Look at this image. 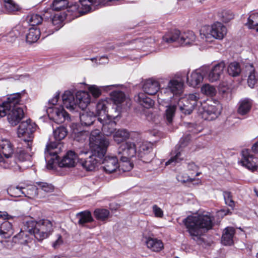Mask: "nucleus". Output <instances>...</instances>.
I'll list each match as a JSON object with an SVG mask.
<instances>
[{"label": "nucleus", "instance_id": "51", "mask_svg": "<svg viewBox=\"0 0 258 258\" xmlns=\"http://www.w3.org/2000/svg\"><path fill=\"white\" fill-rule=\"evenodd\" d=\"M133 167V164L131 162L130 159L124 160L120 159V163L119 164V168L123 172L128 171Z\"/></svg>", "mask_w": 258, "mask_h": 258}, {"label": "nucleus", "instance_id": "43", "mask_svg": "<svg viewBox=\"0 0 258 258\" xmlns=\"http://www.w3.org/2000/svg\"><path fill=\"white\" fill-rule=\"evenodd\" d=\"M153 145L152 143L147 142H143L140 144L139 150L137 151V154L140 157H143V156L149 153L152 150Z\"/></svg>", "mask_w": 258, "mask_h": 258}, {"label": "nucleus", "instance_id": "64", "mask_svg": "<svg viewBox=\"0 0 258 258\" xmlns=\"http://www.w3.org/2000/svg\"><path fill=\"white\" fill-rule=\"evenodd\" d=\"M187 168L188 170L191 171H197L198 170V167L194 163H189Z\"/></svg>", "mask_w": 258, "mask_h": 258}, {"label": "nucleus", "instance_id": "38", "mask_svg": "<svg viewBox=\"0 0 258 258\" xmlns=\"http://www.w3.org/2000/svg\"><path fill=\"white\" fill-rule=\"evenodd\" d=\"M38 188L36 185H29L23 187V195L30 199L35 198L38 195Z\"/></svg>", "mask_w": 258, "mask_h": 258}, {"label": "nucleus", "instance_id": "10", "mask_svg": "<svg viewBox=\"0 0 258 258\" xmlns=\"http://www.w3.org/2000/svg\"><path fill=\"white\" fill-rule=\"evenodd\" d=\"M25 94L24 91L14 93L9 95L7 100L0 105V118L8 115L12 108L19 103L21 96Z\"/></svg>", "mask_w": 258, "mask_h": 258}, {"label": "nucleus", "instance_id": "24", "mask_svg": "<svg viewBox=\"0 0 258 258\" xmlns=\"http://www.w3.org/2000/svg\"><path fill=\"white\" fill-rule=\"evenodd\" d=\"M107 102L105 100L99 101L96 106V115L98 117V121H104L106 117H109L106 111Z\"/></svg>", "mask_w": 258, "mask_h": 258}, {"label": "nucleus", "instance_id": "31", "mask_svg": "<svg viewBox=\"0 0 258 258\" xmlns=\"http://www.w3.org/2000/svg\"><path fill=\"white\" fill-rule=\"evenodd\" d=\"M14 233L12 224L8 221H4L0 225V236L4 238H9Z\"/></svg>", "mask_w": 258, "mask_h": 258}, {"label": "nucleus", "instance_id": "39", "mask_svg": "<svg viewBox=\"0 0 258 258\" xmlns=\"http://www.w3.org/2000/svg\"><path fill=\"white\" fill-rule=\"evenodd\" d=\"M26 145V150L24 149H20L17 152V157L20 161H24L26 160H29L31 159L32 156L31 155V145L32 143H30V150H29V146L28 145V142L27 143H25Z\"/></svg>", "mask_w": 258, "mask_h": 258}, {"label": "nucleus", "instance_id": "58", "mask_svg": "<svg viewBox=\"0 0 258 258\" xmlns=\"http://www.w3.org/2000/svg\"><path fill=\"white\" fill-rule=\"evenodd\" d=\"M20 33L17 28L12 30L7 35L6 40L10 42H13L19 35Z\"/></svg>", "mask_w": 258, "mask_h": 258}, {"label": "nucleus", "instance_id": "14", "mask_svg": "<svg viewBox=\"0 0 258 258\" xmlns=\"http://www.w3.org/2000/svg\"><path fill=\"white\" fill-rule=\"evenodd\" d=\"M242 158L240 163L243 166L249 170L254 171L257 169L258 167L257 160L247 149H244L241 151Z\"/></svg>", "mask_w": 258, "mask_h": 258}, {"label": "nucleus", "instance_id": "21", "mask_svg": "<svg viewBox=\"0 0 258 258\" xmlns=\"http://www.w3.org/2000/svg\"><path fill=\"white\" fill-rule=\"evenodd\" d=\"M160 85L159 82L152 78L146 80L143 84L144 91L149 95H154L160 90Z\"/></svg>", "mask_w": 258, "mask_h": 258}, {"label": "nucleus", "instance_id": "8", "mask_svg": "<svg viewBox=\"0 0 258 258\" xmlns=\"http://www.w3.org/2000/svg\"><path fill=\"white\" fill-rule=\"evenodd\" d=\"M199 94L197 93L189 94L178 100L177 104L180 111L185 114H189L193 111L195 107L199 103Z\"/></svg>", "mask_w": 258, "mask_h": 258}, {"label": "nucleus", "instance_id": "45", "mask_svg": "<svg viewBox=\"0 0 258 258\" xmlns=\"http://www.w3.org/2000/svg\"><path fill=\"white\" fill-rule=\"evenodd\" d=\"M227 71L230 76L233 77L238 76L241 71L239 63L235 61L231 62L228 66Z\"/></svg>", "mask_w": 258, "mask_h": 258}, {"label": "nucleus", "instance_id": "56", "mask_svg": "<svg viewBox=\"0 0 258 258\" xmlns=\"http://www.w3.org/2000/svg\"><path fill=\"white\" fill-rule=\"evenodd\" d=\"M177 180L181 183H185L188 182H192L195 180V178H192V176H189L186 173H180L176 177Z\"/></svg>", "mask_w": 258, "mask_h": 258}, {"label": "nucleus", "instance_id": "34", "mask_svg": "<svg viewBox=\"0 0 258 258\" xmlns=\"http://www.w3.org/2000/svg\"><path fill=\"white\" fill-rule=\"evenodd\" d=\"M180 31L174 30L167 32L163 37V41L167 43L176 42L179 44Z\"/></svg>", "mask_w": 258, "mask_h": 258}, {"label": "nucleus", "instance_id": "42", "mask_svg": "<svg viewBox=\"0 0 258 258\" xmlns=\"http://www.w3.org/2000/svg\"><path fill=\"white\" fill-rule=\"evenodd\" d=\"M110 96L111 99L118 107H119L120 105L125 100V95L121 91H113L111 93Z\"/></svg>", "mask_w": 258, "mask_h": 258}, {"label": "nucleus", "instance_id": "28", "mask_svg": "<svg viewBox=\"0 0 258 258\" xmlns=\"http://www.w3.org/2000/svg\"><path fill=\"white\" fill-rule=\"evenodd\" d=\"M196 39V35L191 31L180 32L179 44L183 46L192 44Z\"/></svg>", "mask_w": 258, "mask_h": 258}, {"label": "nucleus", "instance_id": "22", "mask_svg": "<svg viewBox=\"0 0 258 258\" xmlns=\"http://www.w3.org/2000/svg\"><path fill=\"white\" fill-rule=\"evenodd\" d=\"M77 106L82 109L87 107L91 101L89 94L86 91H78L76 94Z\"/></svg>", "mask_w": 258, "mask_h": 258}, {"label": "nucleus", "instance_id": "20", "mask_svg": "<svg viewBox=\"0 0 258 258\" xmlns=\"http://www.w3.org/2000/svg\"><path fill=\"white\" fill-rule=\"evenodd\" d=\"M78 160L77 155L73 151H68L59 162V166L61 167H73Z\"/></svg>", "mask_w": 258, "mask_h": 258}, {"label": "nucleus", "instance_id": "29", "mask_svg": "<svg viewBox=\"0 0 258 258\" xmlns=\"http://www.w3.org/2000/svg\"><path fill=\"white\" fill-rule=\"evenodd\" d=\"M41 36V32L39 29L36 27H32L29 29L26 35V42L29 44L36 42Z\"/></svg>", "mask_w": 258, "mask_h": 258}, {"label": "nucleus", "instance_id": "19", "mask_svg": "<svg viewBox=\"0 0 258 258\" xmlns=\"http://www.w3.org/2000/svg\"><path fill=\"white\" fill-rule=\"evenodd\" d=\"M24 115V111L22 108L17 107L12 108L8 115V120L9 123L13 126L16 125L23 118Z\"/></svg>", "mask_w": 258, "mask_h": 258}, {"label": "nucleus", "instance_id": "23", "mask_svg": "<svg viewBox=\"0 0 258 258\" xmlns=\"http://www.w3.org/2000/svg\"><path fill=\"white\" fill-rule=\"evenodd\" d=\"M62 100L64 106L70 110H75L77 108L76 98L69 91H66L62 95Z\"/></svg>", "mask_w": 258, "mask_h": 258}, {"label": "nucleus", "instance_id": "17", "mask_svg": "<svg viewBox=\"0 0 258 258\" xmlns=\"http://www.w3.org/2000/svg\"><path fill=\"white\" fill-rule=\"evenodd\" d=\"M225 68V64L223 61L214 65L209 70L208 75L209 81L214 82L219 80L223 74Z\"/></svg>", "mask_w": 258, "mask_h": 258}, {"label": "nucleus", "instance_id": "50", "mask_svg": "<svg viewBox=\"0 0 258 258\" xmlns=\"http://www.w3.org/2000/svg\"><path fill=\"white\" fill-rule=\"evenodd\" d=\"M176 108V105L175 104H170L167 106L165 114L166 119L169 123L171 122L172 121V118L174 115Z\"/></svg>", "mask_w": 258, "mask_h": 258}, {"label": "nucleus", "instance_id": "52", "mask_svg": "<svg viewBox=\"0 0 258 258\" xmlns=\"http://www.w3.org/2000/svg\"><path fill=\"white\" fill-rule=\"evenodd\" d=\"M39 189H41L45 192H51L54 190L53 186L49 183L44 182H37L36 183Z\"/></svg>", "mask_w": 258, "mask_h": 258}, {"label": "nucleus", "instance_id": "6", "mask_svg": "<svg viewBox=\"0 0 258 258\" xmlns=\"http://www.w3.org/2000/svg\"><path fill=\"white\" fill-rule=\"evenodd\" d=\"M62 147L60 143H50L46 145L44 154L47 169L53 168L54 164L57 162V154L61 151Z\"/></svg>", "mask_w": 258, "mask_h": 258}, {"label": "nucleus", "instance_id": "30", "mask_svg": "<svg viewBox=\"0 0 258 258\" xmlns=\"http://www.w3.org/2000/svg\"><path fill=\"white\" fill-rule=\"evenodd\" d=\"M252 105V101L248 98L241 99L238 103L237 112L241 115H246L251 110Z\"/></svg>", "mask_w": 258, "mask_h": 258}, {"label": "nucleus", "instance_id": "37", "mask_svg": "<svg viewBox=\"0 0 258 258\" xmlns=\"http://www.w3.org/2000/svg\"><path fill=\"white\" fill-rule=\"evenodd\" d=\"M76 217L78 219V224L81 226L93 221L91 213L89 211L80 212L77 214Z\"/></svg>", "mask_w": 258, "mask_h": 258}, {"label": "nucleus", "instance_id": "41", "mask_svg": "<svg viewBox=\"0 0 258 258\" xmlns=\"http://www.w3.org/2000/svg\"><path fill=\"white\" fill-rule=\"evenodd\" d=\"M246 25L249 29H255L258 32V13L253 12L250 14Z\"/></svg>", "mask_w": 258, "mask_h": 258}, {"label": "nucleus", "instance_id": "40", "mask_svg": "<svg viewBox=\"0 0 258 258\" xmlns=\"http://www.w3.org/2000/svg\"><path fill=\"white\" fill-rule=\"evenodd\" d=\"M171 157L165 163V165H175L176 163H179L183 160L181 152L179 149L175 150L171 152Z\"/></svg>", "mask_w": 258, "mask_h": 258}, {"label": "nucleus", "instance_id": "27", "mask_svg": "<svg viewBox=\"0 0 258 258\" xmlns=\"http://www.w3.org/2000/svg\"><path fill=\"white\" fill-rule=\"evenodd\" d=\"M203 80V76L201 70L193 71L190 76H187V81L188 85L192 87H196Z\"/></svg>", "mask_w": 258, "mask_h": 258}, {"label": "nucleus", "instance_id": "49", "mask_svg": "<svg viewBox=\"0 0 258 258\" xmlns=\"http://www.w3.org/2000/svg\"><path fill=\"white\" fill-rule=\"evenodd\" d=\"M67 0H54L52 3V9L55 11L63 10L68 7Z\"/></svg>", "mask_w": 258, "mask_h": 258}, {"label": "nucleus", "instance_id": "26", "mask_svg": "<svg viewBox=\"0 0 258 258\" xmlns=\"http://www.w3.org/2000/svg\"><path fill=\"white\" fill-rule=\"evenodd\" d=\"M246 71L248 74L247 83L248 86L252 88L258 80V75L252 64H248L245 67Z\"/></svg>", "mask_w": 258, "mask_h": 258}, {"label": "nucleus", "instance_id": "53", "mask_svg": "<svg viewBox=\"0 0 258 258\" xmlns=\"http://www.w3.org/2000/svg\"><path fill=\"white\" fill-rule=\"evenodd\" d=\"M201 91L206 95L213 96L216 93L215 88L209 84H205L201 88Z\"/></svg>", "mask_w": 258, "mask_h": 258}, {"label": "nucleus", "instance_id": "9", "mask_svg": "<svg viewBox=\"0 0 258 258\" xmlns=\"http://www.w3.org/2000/svg\"><path fill=\"white\" fill-rule=\"evenodd\" d=\"M183 90V83L176 79L170 80L165 88H162L160 93L158 94V99L159 103L162 102V101L166 98L160 97V94L162 96L164 93L167 96H170L171 94L174 95H179L182 93Z\"/></svg>", "mask_w": 258, "mask_h": 258}, {"label": "nucleus", "instance_id": "57", "mask_svg": "<svg viewBox=\"0 0 258 258\" xmlns=\"http://www.w3.org/2000/svg\"><path fill=\"white\" fill-rule=\"evenodd\" d=\"M221 17L224 22L227 23L233 19L234 15L230 10H223L221 13Z\"/></svg>", "mask_w": 258, "mask_h": 258}, {"label": "nucleus", "instance_id": "54", "mask_svg": "<svg viewBox=\"0 0 258 258\" xmlns=\"http://www.w3.org/2000/svg\"><path fill=\"white\" fill-rule=\"evenodd\" d=\"M15 242H18L21 244H26L29 242V239L27 234L24 231H21L14 237Z\"/></svg>", "mask_w": 258, "mask_h": 258}, {"label": "nucleus", "instance_id": "11", "mask_svg": "<svg viewBox=\"0 0 258 258\" xmlns=\"http://www.w3.org/2000/svg\"><path fill=\"white\" fill-rule=\"evenodd\" d=\"M46 111L49 119L57 123H62L66 120H70L69 114L61 106H48Z\"/></svg>", "mask_w": 258, "mask_h": 258}, {"label": "nucleus", "instance_id": "13", "mask_svg": "<svg viewBox=\"0 0 258 258\" xmlns=\"http://www.w3.org/2000/svg\"><path fill=\"white\" fill-rule=\"evenodd\" d=\"M202 112V118L205 120H213L220 114L222 107L219 102H216L208 104L207 106H204Z\"/></svg>", "mask_w": 258, "mask_h": 258}, {"label": "nucleus", "instance_id": "36", "mask_svg": "<svg viewBox=\"0 0 258 258\" xmlns=\"http://www.w3.org/2000/svg\"><path fill=\"white\" fill-rule=\"evenodd\" d=\"M135 100L141 105L146 108H150L152 107L154 104V102L152 99L143 93H140L136 96Z\"/></svg>", "mask_w": 258, "mask_h": 258}, {"label": "nucleus", "instance_id": "59", "mask_svg": "<svg viewBox=\"0 0 258 258\" xmlns=\"http://www.w3.org/2000/svg\"><path fill=\"white\" fill-rule=\"evenodd\" d=\"M223 196L225 204L232 208H233L235 205V203L232 200L231 193L229 191H224L223 192Z\"/></svg>", "mask_w": 258, "mask_h": 258}, {"label": "nucleus", "instance_id": "63", "mask_svg": "<svg viewBox=\"0 0 258 258\" xmlns=\"http://www.w3.org/2000/svg\"><path fill=\"white\" fill-rule=\"evenodd\" d=\"M13 218V217L8 215L7 212L5 211H0V219L4 220H9Z\"/></svg>", "mask_w": 258, "mask_h": 258}, {"label": "nucleus", "instance_id": "25", "mask_svg": "<svg viewBox=\"0 0 258 258\" xmlns=\"http://www.w3.org/2000/svg\"><path fill=\"white\" fill-rule=\"evenodd\" d=\"M235 230L233 227H227L223 232L221 241L225 245H231L233 243Z\"/></svg>", "mask_w": 258, "mask_h": 258}, {"label": "nucleus", "instance_id": "16", "mask_svg": "<svg viewBox=\"0 0 258 258\" xmlns=\"http://www.w3.org/2000/svg\"><path fill=\"white\" fill-rule=\"evenodd\" d=\"M64 18V16L61 14H57L54 15L51 18V25L49 26V27L48 29H46L43 31V33H46L45 37L53 34L55 31L61 28L63 26V22Z\"/></svg>", "mask_w": 258, "mask_h": 258}, {"label": "nucleus", "instance_id": "46", "mask_svg": "<svg viewBox=\"0 0 258 258\" xmlns=\"http://www.w3.org/2000/svg\"><path fill=\"white\" fill-rule=\"evenodd\" d=\"M109 211L104 209H97L94 212L95 217L97 220L102 221L106 220L109 217Z\"/></svg>", "mask_w": 258, "mask_h": 258}, {"label": "nucleus", "instance_id": "33", "mask_svg": "<svg viewBox=\"0 0 258 258\" xmlns=\"http://www.w3.org/2000/svg\"><path fill=\"white\" fill-rule=\"evenodd\" d=\"M146 244L148 248L155 252H158L163 248L162 241L156 238H147Z\"/></svg>", "mask_w": 258, "mask_h": 258}, {"label": "nucleus", "instance_id": "55", "mask_svg": "<svg viewBox=\"0 0 258 258\" xmlns=\"http://www.w3.org/2000/svg\"><path fill=\"white\" fill-rule=\"evenodd\" d=\"M4 6L9 12L17 11L19 7L12 0H3Z\"/></svg>", "mask_w": 258, "mask_h": 258}, {"label": "nucleus", "instance_id": "12", "mask_svg": "<svg viewBox=\"0 0 258 258\" xmlns=\"http://www.w3.org/2000/svg\"><path fill=\"white\" fill-rule=\"evenodd\" d=\"M117 153L120 159H131L137 154L136 146L134 142H125L119 146Z\"/></svg>", "mask_w": 258, "mask_h": 258}, {"label": "nucleus", "instance_id": "44", "mask_svg": "<svg viewBox=\"0 0 258 258\" xmlns=\"http://www.w3.org/2000/svg\"><path fill=\"white\" fill-rule=\"evenodd\" d=\"M67 129L63 126H59L56 128L53 131V135L54 137L57 142H55L54 143H61L59 141L62 139H63L67 135ZM62 146L63 145L61 144Z\"/></svg>", "mask_w": 258, "mask_h": 258}, {"label": "nucleus", "instance_id": "61", "mask_svg": "<svg viewBox=\"0 0 258 258\" xmlns=\"http://www.w3.org/2000/svg\"><path fill=\"white\" fill-rule=\"evenodd\" d=\"M152 211L155 217L163 218L164 216L163 211L157 205H154L152 206Z\"/></svg>", "mask_w": 258, "mask_h": 258}, {"label": "nucleus", "instance_id": "1", "mask_svg": "<svg viewBox=\"0 0 258 258\" xmlns=\"http://www.w3.org/2000/svg\"><path fill=\"white\" fill-rule=\"evenodd\" d=\"M91 155L86 159H81L80 163L87 171H92L98 166L106 153L109 144L107 139L103 137L98 130L91 132L89 138Z\"/></svg>", "mask_w": 258, "mask_h": 258}, {"label": "nucleus", "instance_id": "32", "mask_svg": "<svg viewBox=\"0 0 258 258\" xmlns=\"http://www.w3.org/2000/svg\"><path fill=\"white\" fill-rule=\"evenodd\" d=\"M95 116L92 111H83L80 114L81 124L84 126L91 125L95 121Z\"/></svg>", "mask_w": 258, "mask_h": 258}, {"label": "nucleus", "instance_id": "47", "mask_svg": "<svg viewBox=\"0 0 258 258\" xmlns=\"http://www.w3.org/2000/svg\"><path fill=\"white\" fill-rule=\"evenodd\" d=\"M8 194L11 197H20L23 195V187L11 185L7 189Z\"/></svg>", "mask_w": 258, "mask_h": 258}, {"label": "nucleus", "instance_id": "4", "mask_svg": "<svg viewBox=\"0 0 258 258\" xmlns=\"http://www.w3.org/2000/svg\"><path fill=\"white\" fill-rule=\"evenodd\" d=\"M227 32L226 27L220 22L211 26H203L200 30V36L203 41L211 43L215 39L222 40Z\"/></svg>", "mask_w": 258, "mask_h": 258}, {"label": "nucleus", "instance_id": "48", "mask_svg": "<svg viewBox=\"0 0 258 258\" xmlns=\"http://www.w3.org/2000/svg\"><path fill=\"white\" fill-rule=\"evenodd\" d=\"M27 20L30 25L35 27V25H39L42 22L43 19L41 16L38 14H31L28 15Z\"/></svg>", "mask_w": 258, "mask_h": 258}, {"label": "nucleus", "instance_id": "5", "mask_svg": "<svg viewBox=\"0 0 258 258\" xmlns=\"http://www.w3.org/2000/svg\"><path fill=\"white\" fill-rule=\"evenodd\" d=\"M36 129V124L30 119L22 121L19 125L17 130L18 136L19 138H23L25 143L28 142L29 150H30V144L33 138V134Z\"/></svg>", "mask_w": 258, "mask_h": 258}, {"label": "nucleus", "instance_id": "60", "mask_svg": "<svg viewBox=\"0 0 258 258\" xmlns=\"http://www.w3.org/2000/svg\"><path fill=\"white\" fill-rule=\"evenodd\" d=\"M88 90L95 98L98 97L101 94L100 88L96 85H90L88 87Z\"/></svg>", "mask_w": 258, "mask_h": 258}, {"label": "nucleus", "instance_id": "3", "mask_svg": "<svg viewBox=\"0 0 258 258\" xmlns=\"http://www.w3.org/2000/svg\"><path fill=\"white\" fill-rule=\"evenodd\" d=\"M26 225L28 232L39 241L47 238L53 230V224L48 219L30 220L26 222Z\"/></svg>", "mask_w": 258, "mask_h": 258}, {"label": "nucleus", "instance_id": "7", "mask_svg": "<svg viewBox=\"0 0 258 258\" xmlns=\"http://www.w3.org/2000/svg\"><path fill=\"white\" fill-rule=\"evenodd\" d=\"M0 166L5 168L11 166L10 159L14 154L13 146L7 139H2L0 142Z\"/></svg>", "mask_w": 258, "mask_h": 258}, {"label": "nucleus", "instance_id": "62", "mask_svg": "<svg viewBox=\"0 0 258 258\" xmlns=\"http://www.w3.org/2000/svg\"><path fill=\"white\" fill-rule=\"evenodd\" d=\"M59 98V93L57 92L55 94L54 96L50 100L48 101V106H59L57 105L56 103Z\"/></svg>", "mask_w": 258, "mask_h": 258}, {"label": "nucleus", "instance_id": "18", "mask_svg": "<svg viewBox=\"0 0 258 258\" xmlns=\"http://www.w3.org/2000/svg\"><path fill=\"white\" fill-rule=\"evenodd\" d=\"M102 164L104 171L107 173H112L119 168L118 159L115 156H106Z\"/></svg>", "mask_w": 258, "mask_h": 258}, {"label": "nucleus", "instance_id": "2", "mask_svg": "<svg viewBox=\"0 0 258 258\" xmlns=\"http://www.w3.org/2000/svg\"><path fill=\"white\" fill-rule=\"evenodd\" d=\"M213 218L208 214H197L188 216L183 220L187 232L196 241L213 226Z\"/></svg>", "mask_w": 258, "mask_h": 258}, {"label": "nucleus", "instance_id": "15", "mask_svg": "<svg viewBox=\"0 0 258 258\" xmlns=\"http://www.w3.org/2000/svg\"><path fill=\"white\" fill-rule=\"evenodd\" d=\"M118 114V113L116 115H111L106 117L104 121H99L102 125V131L104 135L106 136L113 135L116 131V122L114 119Z\"/></svg>", "mask_w": 258, "mask_h": 258}, {"label": "nucleus", "instance_id": "35", "mask_svg": "<svg viewBox=\"0 0 258 258\" xmlns=\"http://www.w3.org/2000/svg\"><path fill=\"white\" fill-rule=\"evenodd\" d=\"M112 136L114 142L117 144H120L128 139L130 135L127 130L122 128L116 130Z\"/></svg>", "mask_w": 258, "mask_h": 258}]
</instances>
